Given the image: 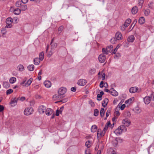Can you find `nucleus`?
<instances>
[{
  "mask_svg": "<svg viewBox=\"0 0 154 154\" xmlns=\"http://www.w3.org/2000/svg\"><path fill=\"white\" fill-rule=\"evenodd\" d=\"M127 131V128L124 125H121L116 129L114 132L117 135H119L122 133L125 132Z\"/></svg>",
  "mask_w": 154,
  "mask_h": 154,
  "instance_id": "obj_1",
  "label": "nucleus"
},
{
  "mask_svg": "<svg viewBox=\"0 0 154 154\" xmlns=\"http://www.w3.org/2000/svg\"><path fill=\"white\" fill-rule=\"evenodd\" d=\"M13 22V19L11 17L8 18L6 20V26L5 28H10L12 27V23Z\"/></svg>",
  "mask_w": 154,
  "mask_h": 154,
  "instance_id": "obj_2",
  "label": "nucleus"
},
{
  "mask_svg": "<svg viewBox=\"0 0 154 154\" xmlns=\"http://www.w3.org/2000/svg\"><path fill=\"white\" fill-rule=\"evenodd\" d=\"M33 112V109L30 107L26 108L24 111V114L26 116L30 115Z\"/></svg>",
  "mask_w": 154,
  "mask_h": 154,
  "instance_id": "obj_3",
  "label": "nucleus"
},
{
  "mask_svg": "<svg viewBox=\"0 0 154 154\" xmlns=\"http://www.w3.org/2000/svg\"><path fill=\"white\" fill-rule=\"evenodd\" d=\"M67 89L66 88L61 87L59 89L58 92V94L61 96L64 95Z\"/></svg>",
  "mask_w": 154,
  "mask_h": 154,
  "instance_id": "obj_4",
  "label": "nucleus"
},
{
  "mask_svg": "<svg viewBox=\"0 0 154 154\" xmlns=\"http://www.w3.org/2000/svg\"><path fill=\"white\" fill-rule=\"evenodd\" d=\"M19 98H13L11 99L10 104L11 105V106H14L17 105V101L19 100Z\"/></svg>",
  "mask_w": 154,
  "mask_h": 154,
  "instance_id": "obj_5",
  "label": "nucleus"
},
{
  "mask_svg": "<svg viewBox=\"0 0 154 154\" xmlns=\"http://www.w3.org/2000/svg\"><path fill=\"white\" fill-rule=\"evenodd\" d=\"M98 60L99 62L102 63L105 61L106 56L104 54H100L98 57Z\"/></svg>",
  "mask_w": 154,
  "mask_h": 154,
  "instance_id": "obj_6",
  "label": "nucleus"
},
{
  "mask_svg": "<svg viewBox=\"0 0 154 154\" xmlns=\"http://www.w3.org/2000/svg\"><path fill=\"white\" fill-rule=\"evenodd\" d=\"M115 37L117 40H120L123 38L122 34L119 32H116Z\"/></svg>",
  "mask_w": 154,
  "mask_h": 154,
  "instance_id": "obj_7",
  "label": "nucleus"
},
{
  "mask_svg": "<svg viewBox=\"0 0 154 154\" xmlns=\"http://www.w3.org/2000/svg\"><path fill=\"white\" fill-rule=\"evenodd\" d=\"M46 109V107L45 106L43 105H41L38 108V111L40 114H43L45 111Z\"/></svg>",
  "mask_w": 154,
  "mask_h": 154,
  "instance_id": "obj_8",
  "label": "nucleus"
},
{
  "mask_svg": "<svg viewBox=\"0 0 154 154\" xmlns=\"http://www.w3.org/2000/svg\"><path fill=\"white\" fill-rule=\"evenodd\" d=\"M86 83V81L85 79H81L79 80L77 82L78 84L80 86H84Z\"/></svg>",
  "mask_w": 154,
  "mask_h": 154,
  "instance_id": "obj_9",
  "label": "nucleus"
},
{
  "mask_svg": "<svg viewBox=\"0 0 154 154\" xmlns=\"http://www.w3.org/2000/svg\"><path fill=\"white\" fill-rule=\"evenodd\" d=\"M110 94L113 96H117L118 95V93L113 88L110 89Z\"/></svg>",
  "mask_w": 154,
  "mask_h": 154,
  "instance_id": "obj_10",
  "label": "nucleus"
},
{
  "mask_svg": "<svg viewBox=\"0 0 154 154\" xmlns=\"http://www.w3.org/2000/svg\"><path fill=\"white\" fill-rule=\"evenodd\" d=\"M122 123L126 126H129L131 124V122L128 119H125L122 121Z\"/></svg>",
  "mask_w": 154,
  "mask_h": 154,
  "instance_id": "obj_11",
  "label": "nucleus"
},
{
  "mask_svg": "<svg viewBox=\"0 0 154 154\" xmlns=\"http://www.w3.org/2000/svg\"><path fill=\"white\" fill-rule=\"evenodd\" d=\"M144 101L146 104H149L151 101V99L149 96H146L143 98Z\"/></svg>",
  "mask_w": 154,
  "mask_h": 154,
  "instance_id": "obj_12",
  "label": "nucleus"
},
{
  "mask_svg": "<svg viewBox=\"0 0 154 154\" xmlns=\"http://www.w3.org/2000/svg\"><path fill=\"white\" fill-rule=\"evenodd\" d=\"M138 89V88L137 87H133L130 88L129 91L131 93H134L136 92Z\"/></svg>",
  "mask_w": 154,
  "mask_h": 154,
  "instance_id": "obj_13",
  "label": "nucleus"
},
{
  "mask_svg": "<svg viewBox=\"0 0 154 154\" xmlns=\"http://www.w3.org/2000/svg\"><path fill=\"white\" fill-rule=\"evenodd\" d=\"M45 112L46 115L49 116L52 114L53 110L51 108H48L46 109Z\"/></svg>",
  "mask_w": 154,
  "mask_h": 154,
  "instance_id": "obj_14",
  "label": "nucleus"
},
{
  "mask_svg": "<svg viewBox=\"0 0 154 154\" xmlns=\"http://www.w3.org/2000/svg\"><path fill=\"white\" fill-rule=\"evenodd\" d=\"M44 85L47 88H50L51 85V82L49 81H45L44 82Z\"/></svg>",
  "mask_w": 154,
  "mask_h": 154,
  "instance_id": "obj_15",
  "label": "nucleus"
},
{
  "mask_svg": "<svg viewBox=\"0 0 154 154\" xmlns=\"http://www.w3.org/2000/svg\"><path fill=\"white\" fill-rule=\"evenodd\" d=\"M138 11V8L137 6L134 7L131 9V12L133 14H136Z\"/></svg>",
  "mask_w": 154,
  "mask_h": 154,
  "instance_id": "obj_16",
  "label": "nucleus"
},
{
  "mask_svg": "<svg viewBox=\"0 0 154 154\" xmlns=\"http://www.w3.org/2000/svg\"><path fill=\"white\" fill-rule=\"evenodd\" d=\"M108 99L106 98L105 99L103 100L102 105L104 107H105L107 105L108 103Z\"/></svg>",
  "mask_w": 154,
  "mask_h": 154,
  "instance_id": "obj_17",
  "label": "nucleus"
},
{
  "mask_svg": "<svg viewBox=\"0 0 154 154\" xmlns=\"http://www.w3.org/2000/svg\"><path fill=\"white\" fill-rule=\"evenodd\" d=\"M134 39L135 38L134 36L132 35L128 37L127 40L129 42H132L134 41Z\"/></svg>",
  "mask_w": 154,
  "mask_h": 154,
  "instance_id": "obj_18",
  "label": "nucleus"
},
{
  "mask_svg": "<svg viewBox=\"0 0 154 154\" xmlns=\"http://www.w3.org/2000/svg\"><path fill=\"white\" fill-rule=\"evenodd\" d=\"M40 60L38 58H35L33 60L34 63L35 65H38L40 63Z\"/></svg>",
  "mask_w": 154,
  "mask_h": 154,
  "instance_id": "obj_19",
  "label": "nucleus"
},
{
  "mask_svg": "<svg viewBox=\"0 0 154 154\" xmlns=\"http://www.w3.org/2000/svg\"><path fill=\"white\" fill-rule=\"evenodd\" d=\"M103 131H101V129H99L98 130L97 132V137H103L104 135H102L103 134Z\"/></svg>",
  "mask_w": 154,
  "mask_h": 154,
  "instance_id": "obj_20",
  "label": "nucleus"
},
{
  "mask_svg": "<svg viewBox=\"0 0 154 154\" xmlns=\"http://www.w3.org/2000/svg\"><path fill=\"white\" fill-rule=\"evenodd\" d=\"M62 98V96L59 94L58 95L55 94L53 96V98L54 100H59L61 99Z\"/></svg>",
  "mask_w": 154,
  "mask_h": 154,
  "instance_id": "obj_21",
  "label": "nucleus"
},
{
  "mask_svg": "<svg viewBox=\"0 0 154 154\" xmlns=\"http://www.w3.org/2000/svg\"><path fill=\"white\" fill-rule=\"evenodd\" d=\"M33 81V79L32 78H30L25 85V87H27L29 86Z\"/></svg>",
  "mask_w": 154,
  "mask_h": 154,
  "instance_id": "obj_22",
  "label": "nucleus"
},
{
  "mask_svg": "<svg viewBox=\"0 0 154 154\" xmlns=\"http://www.w3.org/2000/svg\"><path fill=\"white\" fill-rule=\"evenodd\" d=\"M138 22L140 24H142L145 22V19L143 17H140L139 19Z\"/></svg>",
  "mask_w": 154,
  "mask_h": 154,
  "instance_id": "obj_23",
  "label": "nucleus"
},
{
  "mask_svg": "<svg viewBox=\"0 0 154 154\" xmlns=\"http://www.w3.org/2000/svg\"><path fill=\"white\" fill-rule=\"evenodd\" d=\"M97 129V127L96 125H93L91 128V131L92 132H96Z\"/></svg>",
  "mask_w": 154,
  "mask_h": 154,
  "instance_id": "obj_24",
  "label": "nucleus"
},
{
  "mask_svg": "<svg viewBox=\"0 0 154 154\" xmlns=\"http://www.w3.org/2000/svg\"><path fill=\"white\" fill-rule=\"evenodd\" d=\"M17 68L18 70L20 72H22L24 70V66L22 64L19 65L17 66Z\"/></svg>",
  "mask_w": 154,
  "mask_h": 154,
  "instance_id": "obj_25",
  "label": "nucleus"
},
{
  "mask_svg": "<svg viewBox=\"0 0 154 154\" xmlns=\"http://www.w3.org/2000/svg\"><path fill=\"white\" fill-rule=\"evenodd\" d=\"M27 68L29 71H32L34 70V66L33 64L27 66Z\"/></svg>",
  "mask_w": 154,
  "mask_h": 154,
  "instance_id": "obj_26",
  "label": "nucleus"
},
{
  "mask_svg": "<svg viewBox=\"0 0 154 154\" xmlns=\"http://www.w3.org/2000/svg\"><path fill=\"white\" fill-rule=\"evenodd\" d=\"M104 92L103 91H102L100 92V93L97 95V100L99 101L100 100H101V99L100 98L99 99V98H101Z\"/></svg>",
  "mask_w": 154,
  "mask_h": 154,
  "instance_id": "obj_27",
  "label": "nucleus"
},
{
  "mask_svg": "<svg viewBox=\"0 0 154 154\" xmlns=\"http://www.w3.org/2000/svg\"><path fill=\"white\" fill-rule=\"evenodd\" d=\"M16 78L15 77H13L10 79L9 82L11 84H14L16 82Z\"/></svg>",
  "mask_w": 154,
  "mask_h": 154,
  "instance_id": "obj_28",
  "label": "nucleus"
},
{
  "mask_svg": "<svg viewBox=\"0 0 154 154\" xmlns=\"http://www.w3.org/2000/svg\"><path fill=\"white\" fill-rule=\"evenodd\" d=\"M21 12V10L19 8H16L14 10V14L16 15H19Z\"/></svg>",
  "mask_w": 154,
  "mask_h": 154,
  "instance_id": "obj_29",
  "label": "nucleus"
},
{
  "mask_svg": "<svg viewBox=\"0 0 154 154\" xmlns=\"http://www.w3.org/2000/svg\"><path fill=\"white\" fill-rule=\"evenodd\" d=\"M3 84L4 87L6 88H8L10 86V84L7 82H4Z\"/></svg>",
  "mask_w": 154,
  "mask_h": 154,
  "instance_id": "obj_30",
  "label": "nucleus"
},
{
  "mask_svg": "<svg viewBox=\"0 0 154 154\" xmlns=\"http://www.w3.org/2000/svg\"><path fill=\"white\" fill-rule=\"evenodd\" d=\"M38 58L41 61L43 60L44 58V53L43 52H42L40 53L39 58Z\"/></svg>",
  "mask_w": 154,
  "mask_h": 154,
  "instance_id": "obj_31",
  "label": "nucleus"
},
{
  "mask_svg": "<svg viewBox=\"0 0 154 154\" xmlns=\"http://www.w3.org/2000/svg\"><path fill=\"white\" fill-rule=\"evenodd\" d=\"M53 39L51 41V48L53 49L55 48H56L57 46V44L56 43H53Z\"/></svg>",
  "mask_w": 154,
  "mask_h": 154,
  "instance_id": "obj_32",
  "label": "nucleus"
},
{
  "mask_svg": "<svg viewBox=\"0 0 154 154\" xmlns=\"http://www.w3.org/2000/svg\"><path fill=\"white\" fill-rule=\"evenodd\" d=\"M21 8L22 11H25L27 8V6L26 5H22L21 6Z\"/></svg>",
  "mask_w": 154,
  "mask_h": 154,
  "instance_id": "obj_33",
  "label": "nucleus"
},
{
  "mask_svg": "<svg viewBox=\"0 0 154 154\" xmlns=\"http://www.w3.org/2000/svg\"><path fill=\"white\" fill-rule=\"evenodd\" d=\"M102 52L105 54H107L108 52H110V50H108L107 48L106 49L105 48H103L102 50Z\"/></svg>",
  "mask_w": 154,
  "mask_h": 154,
  "instance_id": "obj_34",
  "label": "nucleus"
},
{
  "mask_svg": "<svg viewBox=\"0 0 154 154\" xmlns=\"http://www.w3.org/2000/svg\"><path fill=\"white\" fill-rule=\"evenodd\" d=\"M117 40L114 37L112 38L110 40V42L112 44H116L117 42Z\"/></svg>",
  "mask_w": 154,
  "mask_h": 154,
  "instance_id": "obj_35",
  "label": "nucleus"
},
{
  "mask_svg": "<svg viewBox=\"0 0 154 154\" xmlns=\"http://www.w3.org/2000/svg\"><path fill=\"white\" fill-rule=\"evenodd\" d=\"M22 2L21 1H18L16 3V6L17 7H20V6H21V5H22Z\"/></svg>",
  "mask_w": 154,
  "mask_h": 154,
  "instance_id": "obj_36",
  "label": "nucleus"
},
{
  "mask_svg": "<svg viewBox=\"0 0 154 154\" xmlns=\"http://www.w3.org/2000/svg\"><path fill=\"white\" fill-rule=\"evenodd\" d=\"M105 111L104 108H102L100 111V115L101 117H103L104 115Z\"/></svg>",
  "mask_w": 154,
  "mask_h": 154,
  "instance_id": "obj_37",
  "label": "nucleus"
},
{
  "mask_svg": "<svg viewBox=\"0 0 154 154\" xmlns=\"http://www.w3.org/2000/svg\"><path fill=\"white\" fill-rule=\"evenodd\" d=\"M121 45L119 44L115 49L113 52H112L113 54H115L116 52L117 51L118 49L121 46Z\"/></svg>",
  "mask_w": 154,
  "mask_h": 154,
  "instance_id": "obj_38",
  "label": "nucleus"
},
{
  "mask_svg": "<svg viewBox=\"0 0 154 154\" xmlns=\"http://www.w3.org/2000/svg\"><path fill=\"white\" fill-rule=\"evenodd\" d=\"M150 10L149 9L145 10L144 12L145 15L146 16H148L150 13Z\"/></svg>",
  "mask_w": 154,
  "mask_h": 154,
  "instance_id": "obj_39",
  "label": "nucleus"
},
{
  "mask_svg": "<svg viewBox=\"0 0 154 154\" xmlns=\"http://www.w3.org/2000/svg\"><path fill=\"white\" fill-rule=\"evenodd\" d=\"M99 114V111L97 109H95L94 110V116H97Z\"/></svg>",
  "mask_w": 154,
  "mask_h": 154,
  "instance_id": "obj_40",
  "label": "nucleus"
},
{
  "mask_svg": "<svg viewBox=\"0 0 154 154\" xmlns=\"http://www.w3.org/2000/svg\"><path fill=\"white\" fill-rule=\"evenodd\" d=\"M7 32V31L6 29L3 28L1 30V33L2 35H5Z\"/></svg>",
  "mask_w": 154,
  "mask_h": 154,
  "instance_id": "obj_41",
  "label": "nucleus"
},
{
  "mask_svg": "<svg viewBox=\"0 0 154 154\" xmlns=\"http://www.w3.org/2000/svg\"><path fill=\"white\" fill-rule=\"evenodd\" d=\"M13 90L11 89H8L6 91V94L7 95H8L11 94V93L13 92Z\"/></svg>",
  "mask_w": 154,
  "mask_h": 154,
  "instance_id": "obj_42",
  "label": "nucleus"
},
{
  "mask_svg": "<svg viewBox=\"0 0 154 154\" xmlns=\"http://www.w3.org/2000/svg\"><path fill=\"white\" fill-rule=\"evenodd\" d=\"M63 29V26H60L58 29V33L60 34Z\"/></svg>",
  "mask_w": 154,
  "mask_h": 154,
  "instance_id": "obj_43",
  "label": "nucleus"
},
{
  "mask_svg": "<svg viewBox=\"0 0 154 154\" xmlns=\"http://www.w3.org/2000/svg\"><path fill=\"white\" fill-rule=\"evenodd\" d=\"M26 78H25L22 82L20 83V85H22L23 86H25V85L26 84L25 82L26 80Z\"/></svg>",
  "mask_w": 154,
  "mask_h": 154,
  "instance_id": "obj_44",
  "label": "nucleus"
},
{
  "mask_svg": "<svg viewBox=\"0 0 154 154\" xmlns=\"http://www.w3.org/2000/svg\"><path fill=\"white\" fill-rule=\"evenodd\" d=\"M108 129V128L107 127H106V126H105L103 130L102 131L103 133V134H102V135H104V134L106 133V131Z\"/></svg>",
  "mask_w": 154,
  "mask_h": 154,
  "instance_id": "obj_45",
  "label": "nucleus"
},
{
  "mask_svg": "<svg viewBox=\"0 0 154 154\" xmlns=\"http://www.w3.org/2000/svg\"><path fill=\"white\" fill-rule=\"evenodd\" d=\"M149 96L152 100H154V92L152 93Z\"/></svg>",
  "mask_w": 154,
  "mask_h": 154,
  "instance_id": "obj_46",
  "label": "nucleus"
},
{
  "mask_svg": "<svg viewBox=\"0 0 154 154\" xmlns=\"http://www.w3.org/2000/svg\"><path fill=\"white\" fill-rule=\"evenodd\" d=\"M117 108L116 109L115 112V115L116 116H119L120 115V113L119 112V111L117 110Z\"/></svg>",
  "mask_w": 154,
  "mask_h": 154,
  "instance_id": "obj_47",
  "label": "nucleus"
},
{
  "mask_svg": "<svg viewBox=\"0 0 154 154\" xmlns=\"http://www.w3.org/2000/svg\"><path fill=\"white\" fill-rule=\"evenodd\" d=\"M89 103L92 107H94L95 106V104L94 103L92 100H91L89 101Z\"/></svg>",
  "mask_w": 154,
  "mask_h": 154,
  "instance_id": "obj_48",
  "label": "nucleus"
},
{
  "mask_svg": "<svg viewBox=\"0 0 154 154\" xmlns=\"http://www.w3.org/2000/svg\"><path fill=\"white\" fill-rule=\"evenodd\" d=\"M85 146L88 147L89 148L90 146V143L89 141H87L85 143Z\"/></svg>",
  "mask_w": 154,
  "mask_h": 154,
  "instance_id": "obj_49",
  "label": "nucleus"
},
{
  "mask_svg": "<svg viewBox=\"0 0 154 154\" xmlns=\"http://www.w3.org/2000/svg\"><path fill=\"white\" fill-rule=\"evenodd\" d=\"M13 22L14 23H17L18 21V20L17 17H14L13 19Z\"/></svg>",
  "mask_w": 154,
  "mask_h": 154,
  "instance_id": "obj_50",
  "label": "nucleus"
},
{
  "mask_svg": "<svg viewBox=\"0 0 154 154\" xmlns=\"http://www.w3.org/2000/svg\"><path fill=\"white\" fill-rule=\"evenodd\" d=\"M107 48L108 50H110V51H112L113 48V46L112 45H110L109 46H108Z\"/></svg>",
  "mask_w": 154,
  "mask_h": 154,
  "instance_id": "obj_51",
  "label": "nucleus"
},
{
  "mask_svg": "<svg viewBox=\"0 0 154 154\" xmlns=\"http://www.w3.org/2000/svg\"><path fill=\"white\" fill-rule=\"evenodd\" d=\"M131 19H128L126 20L125 22H126V23H128V24H129L131 22Z\"/></svg>",
  "mask_w": 154,
  "mask_h": 154,
  "instance_id": "obj_52",
  "label": "nucleus"
},
{
  "mask_svg": "<svg viewBox=\"0 0 154 154\" xmlns=\"http://www.w3.org/2000/svg\"><path fill=\"white\" fill-rule=\"evenodd\" d=\"M125 107V104H122L121 106H120V109L121 110H123Z\"/></svg>",
  "mask_w": 154,
  "mask_h": 154,
  "instance_id": "obj_53",
  "label": "nucleus"
},
{
  "mask_svg": "<svg viewBox=\"0 0 154 154\" xmlns=\"http://www.w3.org/2000/svg\"><path fill=\"white\" fill-rule=\"evenodd\" d=\"M124 101L123 100H122L119 103L118 106H117V108L119 107V108H120V106L122 105V103Z\"/></svg>",
  "mask_w": 154,
  "mask_h": 154,
  "instance_id": "obj_54",
  "label": "nucleus"
},
{
  "mask_svg": "<svg viewBox=\"0 0 154 154\" xmlns=\"http://www.w3.org/2000/svg\"><path fill=\"white\" fill-rule=\"evenodd\" d=\"M95 69H91L90 70V72L93 74H94L95 72Z\"/></svg>",
  "mask_w": 154,
  "mask_h": 154,
  "instance_id": "obj_55",
  "label": "nucleus"
},
{
  "mask_svg": "<svg viewBox=\"0 0 154 154\" xmlns=\"http://www.w3.org/2000/svg\"><path fill=\"white\" fill-rule=\"evenodd\" d=\"M103 83H104V82L103 81H102L100 82V88H102L103 87V85H103Z\"/></svg>",
  "mask_w": 154,
  "mask_h": 154,
  "instance_id": "obj_56",
  "label": "nucleus"
},
{
  "mask_svg": "<svg viewBox=\"0 0 154 154\" xmlns=\"http://www.w3.org/2000/svg\"><path fill=\"white\" fill-rule=\"evenodd\" d=\"M18 98H19V100H20L21 101H23L25 99V98L24 97H19Z\"/></svg>",
  "mask_w": 154,
  "mask_h": 154,
  "instance_id": "obj_57",
  "label": "nucleus"
},
{
  "mask_svg": "<svg viewBox=\"0 0 154 154\" xmlns=\"http://www.w3.org/2000/svg\"><path fill=\"white\" fill-rule=\"evenodd\" d=\"M137 20H135L134 21H133V23L132 24L131 26H132V25H133L134 27V26L135 25V24L137 22Z\"/></svg>",
  "mask_w": 154,
  "mask_h": 154,
  "instance_id": "obj_58",
  "label": "nucleus"
},
{
  "mask_svg": "<svg viewBox=\"0 0 154 154\" xmlns=\"http://www.w3.org/2000/svg\"><path fill=\"white\" fill-rule=\"evenodd\" d=\"M110 110H107L106 112V117H107L109 116V115L110 113Z\"/></svg>",
  "mask_w": 154,
  "mask_h": 154,
  "instance_id": "obj_59",
  "label": "nucleus"
},
{
  "mask_svg": "<svg viewBox=\"0 0 154 154\" xmlns=\"http://www.w3.org/2000/svg\"><path fill=\"white\" fill-rule=\"evenodd\" d=\"M63 108H64V107H63V106H61V107L60 108V109L59 110V113H60H60H61L62 112V111H63Z\"/></svg>",
  "mask_w": 154,
  "mask_h": 154,
  "instance_id": "obj_60",
  "label": "nucleus"
},
{
  "mask_svg": "<svg viewBox=\"0 0 154 154\" xmlns=\"http://www.w3.org/2000/svg\"><path fill=\"white\" fill-rule=\"evenodd\" d=\"M4 107L3 106L0 105V112H1L4 110Z\"/></svg>",
  "mask_w": 154,
  "mask_h": 154,
  "instance_id": "obj_61",
  "label": "nucleus"
},
{
  "mask_svg": "<svg viewBox=\"0 0 154 154\" xmlns=\"http://www.w3.org/2000/svg\"><path fill=\"white\" fill-rule=\"evenodd\" d=\"M67 100H68V99L67 98H65L63 100H62L61 101V102L63 103H65L67 101Z\"/></svg>",
  "mask_w": 154,
  "mask_h": 154,
  "instance_id": "obj_62",
  "label": "nucleus"
},
{
  "mask_svg": "<svg viewBox=\"0 0 154 154\" xmlns=\"http://www.w3.org/2000/svg\"><path fill=\"white\" fill-rule=\"evenodd\" d=\"M71 90L73 92H75L76 90V88L74 87H72L71 88Z\"/></svg>",
  "mask_w": 154,
  "mask_h": 154,
  "instance_id": "obj_63",
  "label": "nucleus"
},
{
  "mask_svg": "<svg viewBox=\"0 0 154 154\" xmlns=\"http://www.w3.org/2000/svg\"><path fill=\"white\" fill-rule=\"evenodd\" d=\"M85 154H91V153L90 152V151L89 149L86 150L85 152Z\"/></svg>",
  "mask_w": 154,
  "mask_h": 154,
  "instance_id": "obj_64",
  "label": "nucleus"
}]
</instances>
